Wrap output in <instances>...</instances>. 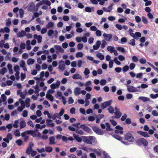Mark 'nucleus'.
Returning a JSON list of instances; mask_svg holds the SVG:
<instances>
[{"instance_id":"nucleus-22","label":"nucleus","mask_w":158,"mask_h":158,"mask_svg":"<svg viewBox=\"0 0 158 158\" xmlns=\"http://www.w3.org/2000/svg\"><path fill=\"white\" fill-rule=\"evenodd\" d=\"M46 98L49 99L51 102H52L53 100V97L51 94H47L46 95Z\"/></svg>"},{"instance_id":"nucleus-27","label":"nucleus","mask_w":158,"mask_h":158,"mask_svg":"<svg viewBox=\"0 0 158 158\" xmlns=\"http://www.w3.org/2000/svg\"><path fill=\"white\" fill-rule=\"evenodd\" d=\"M53 150L52 148L50 146H47L45 147V151L47 152H51Z\"/></svg>"},{"instance_id":"nucleus-5","label":"nucleus","mask_w":158,"mask_h":158,"mask_svg":"<svg viewBox=\"0 0 158 158\" xmlns=\"http://www.w3.org/2000/svg\"><path fill=\"white\" fill-rule=\"evenodd\" d=\"M80 127L85 131L89 133H91L92 132V131L90 128L84 125H81L80 126Z\"/></svg>"},{"instance_id":"nucleus-16","label":"nucleus","mask_w":158,"mask_h":158,"mask_svg":"<svg viewBox=\"0 0 158 158\" xmlns=\"http://www.w3.org/2000/svg\"><path fill=\"white\" fill-rule=\"evenodd\" d=\"M83 141L89 144H92V141L86 136H84Z\"/></svg>"},{"instance_id":"nucleus-8","label":"nucleus","mask_w":158,"mask_h":158,"mask_svg":"<svg viewBox=\"0 0 158 158\" xmlns=\"http://www.w3.org/2000/svg\"><path fill=\"white\" fill-rule=\"evenodd\" d=\"M35 6L34 2H31L28 8V10L30 12H32L33 11H35Z\"/></svg>"},{"instance_id":"nucleus-31","label":"nucleus","mask_w":158,"mask_h":158,"mask_svg":"<svg viewBox=\"0 0 158 158\" xmlns=\"http://www.w3.org/2000/svg\"><path fill=\"white\" fill-rule=\"evenodd\" d=\"M142 21L143 23L145 24H147L148 23V21L147 19L144 16H142Z\"/></svg>"},{"instance_id":"nucleus-13","label":"nucleus","mask_w":158,"mask_h":158,"mask_svg":"<svg viewBox=\"0 0 158 158\" xmlns=\"http://www.w3.org/2000/svg\"><path fill=\"white\" fill-rule=\"evenodd\" d=\"M54 48L56 49L59 52H60L61 53H63L64 52V50L59 45H55L54 46Z\"/></svg>"},{"instance_id":"nucleus-62","label":"nucleus","mask_w":158,"mask_h":158,"mask_svg":"<svg viewBox=\"0 0 158 158\" xmlns=\"http://www.w3.org/2000/svg\"><path fill=\"white\" fill-rule=\"evenodd\" d=\"M28 115L27 111L26 110H24L23 113V117H26Z\"/></svg>"},{"instance_id":"nucleus-28","label":"nucleus","mask_w":158,"mask_h":158,"mask_svg":"<svg viewBox=\"0 0 158 158\" xmlns=\"http://www.w3.org/2000/svg\"><path fill=\"white\" fill-rule=\"evenodd\" d=\"M106 130L107 131H112L113 129L110 128V125L109 123L107 122L106 123Z\"/></svg>"},{"instance_id":"nucleus-53","label":"nucleus","mask_w":158,"mask_h":158,"mask_svg":"<svg viewBox=\"0 0 158 158\" xmlns=\"http://www.w3.org/2000/svg\"><path fill=\"white\" fill-rule=\"evenodd\" d=\"M106 83V80L104 79L101 80L100 82V84L102 86H103L105 85Z\"/></svg>"},{"instance_id":"nucleus-29","label":"nucleus","mask_w":158,"mask_h":158,"mask_svg":"<svg viewBox=\"0 0 158 158\" xmlns=\"http://www.w3.org/2000/svg\"><path fill=\"white\" fill-rule=\"evenodd\" d=\"M139 99L142 100L144 102H145L147 101H148L149 100V99L148 98L143 97V96L139 97Z\"/></svg>"},{"instance_id":"nucleus-18","label":"nucleus","mask_w":158,"mask_h":158,"mask_svg":"<svg viewBox=\"0 0 158 158\" xmlns=\"http://www.w3.org/2000/svg\"><path fill=\"white\" fill-rule=\"evenodd\" d=\"M20 129H22L25 127L26 126V123L23 120L20 122Z\"/></svg>"},{"instance_id":"nucleus-60","label":"nucleus","mask_w":158,"mask_h":158,"mask_svg":"<svg viewBox=\"0 0 158 158\" xmlns=\"http://www.w3.org/2000/svg\"><path fill=\"white\" fill-rule=\"evenodd\" d=\"M32 148H31V149H30L28 147H27L26 151V152L28 155H30L32 151Z\"/></svg>"},{"instance_id":"nucleus-25","label":"nucleus","mask_w":158,"mask_h":158,"mask_svg":"<svg viewBox=\"0 0 158 158\" xmlns=\"http://www.w3.org/2000/svg\"><path fill=\"white\" fill-rule=\"evenodd\" d=\"M97 56L101 60H103L104 58L103 55L102 54L100 53H98L97 54Z\"/></svg>"},{"instance_id":"nucleus-61","label":"nucleus","mask_w":158,"mask_h":158,"mask_svg":"<svg viewBox=\"0 0 158 158\" xmlns=\"http://www.w3.org/2000/svg\"><path fill=\"white\" fill-rule=\"evenodd\" d=\"M122 69L120 67H116L115 68V72L118 73L120 72L121 71Z\"/></svg>"},{"instance_id":"nucleus-41","label":"nucleus","mask_w":158,"mask_h":158,"mask_svg":"<svg viewBox=\"0 0 158 158\" xmlns=\"http://www.w3.org/2000/svg\"><path fill=\"white\" fill-rule=\"evenodd\" d=\"M130 42H129V44L132 45L134 46L135 45V40L134 39H132L130 40Z\"/></svg>"},{"instance_id":"nucleus-45","label":"nucleus","mask_w":158,"mask_h":158,"mask_svg":"<svg viewBox=\"0 0 158 158\" xmlns=\"http://www.w3.org/2000/svg\"><path fill=\"white\" fill-rule=\"evenodd\" d=\"M54 31L53 30L50 29L49 30L48 32V34L49 36H50L52 35L54 33Z\"/></svg>"},{"instance_id":"nucleus-63","label":"nucleus","mask_w":158,"mask_h":158,"mask_svg":"<svg viewBox=\"0 0 158 158\" xmlns=\"http://www.w3.org/2000/svg\"><path fill=\"white\" fill-rule=\"evenodd\" d=\"M43 4H45L48 6H50L51 5V3L48 0H46L45 1L43 2Z\"/></svg>"},{"instance_id":"nucleus-42","label":"nucleus","mask_w":158,"mask_h":158,"mask_svg":"<svg viewBox=\"0 0 158 158\" xmlns=\"http://www.w3.org/2000/svg\"><path fill=\"white\" fill-rule=\"evenodd\" d=\"M18 123L19 121L18 120H15L13 125V127L15 128H17L18 127Z\"/></svg>"},{"instance_id":"nucleus-57","label":"nucleus","mask_w":158,"mask_h":158,"mask_svg":"<svg viewBox=\"0 0 158 158\" xmlns=\"http://www.w3.org/2000/svg\"><path fill=\"white\" fill-rule=\"evenodd\" d=\"M132 61L135 62H137L138 60V58L135 56H133L132 57Z\"/></svg>"},{"instance_id":"nucleus-59","label":"nucleus","mask_w":158,"mask_h":158,"mask_svg":"<svg viewBox=\"0 0 158 158\" xmlns=\"http://www.w3.org/2000/svg\"><path fill=\"white\" fill-rule=\"evenodd\" d=\"M127 117V115L126 114H124L122 117L121 118V120L122 121H124L126 119Z\"/></svg>"},{"instance_id":"nucleus-58","label":"nucleus","mask_w":158,"mask_h":158,"mask_svg":"<svg viewBox=\"0 0 158 158\" xmlns=\"http://www.w3.org/2000/svg\"><path fill=\"white\" fill-rule=\"evenodd\" d=\"M114 61L115 63L117 65H119L121 64V62L118 60L117 57H115L114 59Z\"/></svg>"},{"instance_id":"nucleus-44","label":"nucleus","mask_w":158,"mask_h":158,"mask_svg":"<svg viewBox=\"0 0 158 158\" xmlns=\"http://www.w3.org/2000/svg\"><path fill=\"white\" fill-rule=\"evenodd\" d=\"M6 137L9 140H11L13 138L12 135L10 133H8L7 134Z\"/></svg>"},{"instance_id":"nucleus-51","label":"nucleus","mask_w":158,"mask_h":158,"mask_svg":"<svg viewBox=\"0 0 158 158\" xmlns=\"http://www.w3.org/2000/svg\"><path fill=\"white\" fill-rule=\"evenodd\" d=\"M152 115L154 116H158V112H157L155 110H153L152 112Z\"/></svg>"},{"instance_id":"nucleus-6","label":"nucleus","mask_w":158,"mask_h":158,"mask_svg":"<svg viewBox=\"0 0 158 158\" xmlns=\"http://www.w3.org/2000/svg\"><path fill=\"white\" fill-rule=\"evenodd\" d=\"M80 127L85 131L89 133H91L92 132V131L90 128L84 125H81L80 126Z\"/></svg>"},{"instance_id":"nucleus-37","label":"nucleus","mask_w":158,"mask_h":158,"mask_svg":"<svg viewBox=\"0 0 158 158\" xmlns=\"http://www.w3.org/2000/svg\"><path fill=\"white\" fill-rule=\"evenodd\" d=\"M114 137V138H115L116 139L119 140H122V137L119 136L117 134H114L113 135Z\"/></svg>"},{"instance_id":"nucleus-10","label":"nucleus","mask_w":158,"mask_h":158,"mask_svg":"<svg viewBox=\"0 0 158 158\" xmlns=\"http://www.w3.org/2000/svg\"><path fill=\"white\" fill-rule=\"evenodd\" d=\"M137 133L145 137H149L150 136L147 132L141 131H137Z\"/></svg>"},{"instance_id":"nucleus-4","label":"nucleus","mask_w":158,"mask_h":158,"mask_svg":"<svg viewBox=\"0 0 158 158\" xmlns=\"http://www.w3.org/2000/svg\"><path fill=\"white\" fill-rule=\"evenodd\" d=\"M92 129L93 131L98 135H102L104 134L103 132L98 127L93 126Z\"/></svg>"},{"instance_id":"nucleus-38","label":"nucleus","mask_w":158,"mask_h":158,"mask_svg":"<svg viewBox=\"0 0 158 158\" xmlns=\"http://www.w3.org/2000/svg\"><path fill=\"white\" fill-rule=\"evenodd\" d=\"M142 138L136 140V143L139 145H140L142 144Z\"/></svg>"},{"instance_id":"nucleus-32","label":"nucleus","mask_w":158,"mask_h":158,"mask_svg":"<svg viewBox=\"0 0 158 158\" xmlns=\"http://www.w3.org/2000/svg\"><path fill=\"white\" fill-rule=\"evenodd\" d=\"M107 50L108 51H110L111 53H112L114 49V47L109 46L107 48Z\"/></svg>"},{"instance_id":"nucleus-47","label":"nucleus","mask_w":158,"mask_h":158,"mask_svg":"<svg viewBox=\"0 0 158 158\" xmlns=\"http://www.w3.org/2000/svg\"><path fill=\"white\" fill-rule=\"evenodd\" d=\"M14 135L17 136L19 137L20 136V133L18 130H16L14 132Z\"/></svg>"},{"instance_id":"nucleus-15","label":"nucleus","mask_w":158,"mask_h":158,"mask_svg":"<svg viewBox=\"0 0 158 158\" xmlns=\"http://www.w3.org/2000/svg\"><path fill=\"white\" fill-rule=\"evenodd\" d=\"M32 132H33L32 130H28L26 131L21 133V136H24L25 135H26L27 134L31 135Z\"/></svg>"},{"instance_id":"nucleus-33","label":"nucleus","mask_w":158,"mask_h":158,"mask_svg":"<svg viewBox=\"0 0 158 158\" xmlns=\"http://www.w3.org/2000/svg\"><path fill=\"white\" fill-rule=\"evenodd\" d=\"M7 71V69L6 67H4L0 70V73L2 74H4Z\"/></svg>"},{"instance_id":"nucleus-46","label":"nucleus","mask_w":158,"mask_h":158,"mask_svg":"<svg viewBox=\"0 0 158 158\" xmlns=\"http://www.w3.org/2000/svg\"><path fill=\"white\" fill-rule=\"evenodd\" d=\"M129 69V67L127 65L124 66L123 68V70L124 72H127Z\"/></svg>"},{"instance_id":"nucleus-55","label":"nucleus","mask_w":158,"mask_h":158,"mask_svg":"<svg viewBox=\"0 0 158 158\" xmlns=\"http://www.w3.org/2000/svg\"><path fill=\"white\" fill-rule=\"evenodd\" d=\"M26 45L25 43H21L20 44V48L21 49H24L25 48Z\"/></svg>"},{"instance_id":"nucleus-35","label":"nucleus","mask_w":158,"mask_h":158,"mask_svg":"<svg viewBox=\"0 0 158 158\" xmlns=\"http://www.w3.org/2000/svg\"><path fill=\"white\" fill-rule=\"evenodd\" d=\"M117 49L118 50L123 53H125L126 52V51H125L124 48L123 47H118L117 48Z\"/></svg>"},{"instance_id":"nucleus-39","label":"nucleus","mask_w":158,"mask_h":158,"mask_svg":"<svg viewBox=\"0 0 158 158\" xmlns=\"http://www.w3.org/2000/svg\"><path fill=\"white\" fill-rule=\"evenodd\" d=\"M142 144H143L144 146H147L148 144V142L145 139L142 138Z\"/></svg>"},{"instance_id":"nucleus-17","label":"nucleus","mask_w":158,"mask_h":158,"mask_svg":"<svg viewBox=\"0 0 158 158\" xmlns=\"http://www.w3.org/2000/svg\"><path fill=\"white\" fill-rule=\"evenodd\" d=\"M49 140L50 141L49 144H55L56 143L55 142V139L54 136H51L49 138Z\"/></svg>"},{"instance_id":"nucleus-52","label":"nucleus","mask_w":158,"mask_h":158,"mask_svg":"<svg viewBox=\"0 0 158 158\" xmlns=\"http://www.w3.org/2000/svg\"><path fill=\"white\" fill-rule=\"evenodd\" d=\"M135 21L137 23H139L141 21V19L139 16H136L135 17Z\"/></svg>"},{"instance_id":"nucleus-50","label":"nucleus","mask_w":158,"mask_h":158,"mask_svg":"<svg viewBox=\"0 0 158 158\" xmlns=\"http://www.w3.org/2000/svg\"><path fill=\"white\" fill-rule=\"evenodd\" d=\"M139 62L142 64H145L146 63V60L144 58H142L139 60Z\"/></svg>"},{"instance_id":"nucleus-40","label":"nucleus","mask_w":158,"mask_h":158,"mask_svg":"<svg viewBox=\"0 0 158 158\" xmlns=\"http://www.w3.org/2000/svg\"><path fill=\"white\" fill-rule=\"evenodd\" d=\"M16 143L18 145L20 146L22 144L23 141L21 139H19L16 141Z\"/></svg>"},{"instance_id":"nucleus-14","label":"nucleus","mask_w":158,"mask_h":158,"mask_svg":"<svg viewBox=\"0 0 158 158\" xmlns=\"http://www.w3.org/2000/svg\"><path fill=\"white\" fill-rule=\"evenodd\" d=\"M74 94L75 95H78L81 94V88L79 87L76 88L74 91Z\"/></svg>"},{"instance_id":"nucleus-48","label":"nucleus","mask_w":158,"mask_h":158,"mask_svg":"<svg viewBox=\"0 0 158 158\" xmlns=\"http://www.w3.org/2000/svg\"><path fill=\"white\" fill-rule=\"evenodd\" d=\"M35 94L38 93L39 91V88L38 85H36L35 87Z\"/></svg>"},{"instance_id":"nucleus-7","label":"nucleus","mask_w":158,"mask_h":158,"mask_svg":"<svg viewBox=\"0 0 158 158\" xmlns=\"http://www.w3.org/2000/svg\"><path fill=\"white\" fill-rule=\"evenodd\" d=\"M64 61L62 60H61L59 61V69L61 71L64 70L65 68V65L64 63Z\"/></svg>"},{"instance_id":"nucleus-11","label":"nucleus","mask_w":158,"mask_h":158,"mask_svg":"<svg viewBox=\"0 0 158 158\" xmlns=\"http://www.w3.org/2000/svg\"><path fill=\"white\" fill-rule=\"evenodd\" d=\"M127 90L129 92H134L137 91V89L132 86L127 85Z\"/></svg>"},{"instance_id":"nucleus-21","label":"nucleus","mask_w":158,"mask_h":158,"mask_svg":"<svg viewBox=\"0 0 158 158\" xmlns=\"http://www.w3.org/2000/svg\"><path fill=\"white\" fill-rule=\"evenodd\" d=\"M107 110L109 112L110 114H113L114 112V108L112 106H110L109 107L107 108Z\"/></svg>"},{"instance_id":"nucleus-43","label":"nucleus","mask_w":158,"mask_h":158,"mask_svg":"<svg viewBox=\"0 0 158 158\" xmlns=\"http://www.w3.org/2000/svg\"><path fill=\"white\" fill-rule=\"evenodd\" d=\"M135 67V64L134 63H131L129 65L130 69L131 70L133 69Z\"/></svg>"},{"instance_id":"nucleus-9","label":"nucleus","mask_w":158,"mask_h":158,"mask_svg":"<svg viewBox=\"0 0 158 158\" xmlns=\"http://www.w3.org/2000/svg\"><path fill=\"white\" fill-rule=\"evenodd\" d=\"M103 36L105 38V39L108 41H109L112 38V35L110 34H107L106 33H104L103 34Z\"/></svg>"},{"instance_id":"nucleus-36","label":"nucleus","mask_w":158,"mask_h":158,"mask_svg":"<svg viewBox=\"0 0 158 158\" xmlns=\"http://www.w3.org/2000/svg\"><path fill=\"white\" fill-rule=\"evenodd\" d=\"M83 53L81 52H77L76 55V56L77 58L81 57L83 56Z\"/></svg>"},{"instance_id":"nucleus-19","label":"nucleus","mask_w":158,"mask_h":158,"mask_svg":"<svg viewBox=\"0 0 158 158\" xmlns=\"http://www.w3.org/2000/svg\"><path fill=\"white\" fill-rule=\"evenodd\" d=\"M129 33L130 34V35L133 37L134 39L137 40L138 39V38L137 37H135V34L133 33V30L132 29H130L129 30Z\"/></svg>"},{"instance_id":"nucleus-26","label":"nucleus","mask_w":158,"mask_h":158,"mask_svg":"<svg viewBox=\"0 0 158 158\" xmlns=\"http://www.w3.org/2000/svg\"><path fill=\"white\" fill-rule=\"evenodd\" d=\"M43 4V2L41 1L39 3H37L35 6V11H37L38 10V8L40 6V5H42Z\"/></svg>"},{"instance_id":"nucleus-56","label":"nucleus","mask_w":158,"mask_h":158,"mask_svg":"<svg viewBox=\"0 0 158 158\" xmlns=\"http://www.w3.org/2000/svg\"><path fill=\"white\" fill-rule=\"evenodd\" d=\"M84 73L85 75H87L90 73L89 70L87 68H85Z\"/></svg>"},{"instance_id":"nucleus-23","label":"nucleus","mask_w":158,"mask_h":158,"mask_svg":"<svg viewBox=\"0 0 158 158\" xmlns=\"http://www.w3.org/2000/svg\"><path fill=\"white\" fill-rule=\"evenodd\" d=\"M27 64L28 65L32 64L35 62V60L34 59L30 58L27 61Z\"/></svg>"},{"instance_id":"nucleus-20","label":"nucleus","mask_w":158,"mask_h":158,"mask_svg":"<svg viewBox=\"0 0 158 158\" xmlns=\"http://www.w3.org/2000/svg\"><path fill=\"white\" fill-rule=\"evenodd\" d=\"M73 136L75 139H76L78 142H81V138L79 137L78 135L74 134L73 135Z\"/></svg>"},{"instance_id":"nucleus-1","label":"nucleus","mask_w":158,"mask_h":158,"mask_svg":"<svg viewBox=\"0 0 158 158\" xmlns=\"http://www.w3.org/2000/svg\"><path fill=\"white\" fill-rule=\"evenodd\" d=\"M125 139L129 142H132L135 140V138L130 133H128L125 135Z\"/></svg>"},{"instance_id":"nucleus-2","label":"nucleus","mask_w":158,"mask_h":158,"mask_svg":"<svg viewBox=\"0 0 158 158\" xmlns=\"http://www.w3.org/2000/svg\"><path fill=\"white\" fill-rule=\"evenodd\" d=\"M112 102V100H110L107 101L101 104V107L102 109L103 110L106 107L110 106Z\"/></svg>"},{"instance_id":"nucleus-30","label":"nucleus","mask_w":158,"mask_h":158,"mask_svg":"<svg viewBox=\"0 0 158 158\" xmlns=\"http://www.w3.org/2000/svg\"><path fill=\"white\" fill-rule=\"evenodd\" d=\"M54 26V24L52 22H49L46 25V27L47 28H49L50 27H53Z\"/></svg>"},{"instance_id":"nucleus-24","label":"nucleus","mask_w":158,"mask_h":158,"mask_svg":"<svg viewBox=\"0 0 158 158\" xmlns=\"http://www.w3.org/2000/svg\"><path fill=\"white\" fill-rule=\"evenodd\" d=\"M26 34V32L25 31H23L21 32H19L17 34V36L19 37H22L24 36Z\"/></svg>"},{"instance_id":"nucleus-49","label":"nucleus","mask_w":158,"mask_h":158,"mask_svg":"<svg viewBox=\"0 0 158 158\" xmlns=\"http://www.w3.org/2000/svg\"><path fill=\"white\" fill-rule=\"evenodd\" d=\"M150 96L152 99H155L158 97V94H151L150 95Z\"/></svg>"},{"instance_id":"nucleus-34","label":"nucleus","mask_w":158,"mask_h":158,"mask_svg":"<svg viewBox=\"0 0 158 158\" xmlns=\"http://www.w3.org/2000/svg\"><path fill=\"white\" fill-rule=\"evenodd\" d=\"M19 13L20 14V17L22 18L23 17V15L24 13V11L22 9H20L19 10Z\"/></svg>"},{"instance_id":"nucleus-3","label":"nucleus","mask_w":158,"mask_h":158,"mask_svg":"<svg viewBox=\"0 0 158 158\" xmlns=\"http://www.w3.org/2000/svg\"><path fill=\"white\" fill-rule=\"evenodd\" d=\"M114 109L115 110V111L114 113L115 115L114 117L116 118H119L121 117L122 113L120 111V109L117 108V107H115Z\"/></svg>"},{"instance_id":"nucleus-54","label":"nucleus","mask_w":158,"mask_h":158,"mask_svg":"<svg viewBox=\"0 0 158 158\" xmlns=\"http://www.w3.org/2000/svg\"><path fill=\"white\" fill-rule=\"evenodd\" d=\"M21 80L23 81L26 78V75L25 74H24L23 73H21Z\"/></svg>"},{"instance_id":"nucleus-64","label":"nucleus","mask_w":158,"mask_h":158,"mask_svg":"<svg viewBox=\"0 0 158 158\" xmlns=\"http://www.w3.org/2000/svg\"><path fill=\"white\" fill-rule=\"evenodd\" d=\"M1 97L2 99L3 102H6V96L4 94H2L1 96Z\"/></svg>"},{"instance_id":"nucleus-12","label":"nucleus","mask_w":158,"mask_h":158,"mask_svg":"<svg viewBox=\"0 0 158 158\" xmlns=\"http://www.w3.org/2000/svg\"><path fill=\"white\" fill-rule=\"evenodd\" d=\"M52 121L50 119H47L46 121L47 125L48 127H53L54 126V124L52 123Z\"/></svg>"}]
</instances>
